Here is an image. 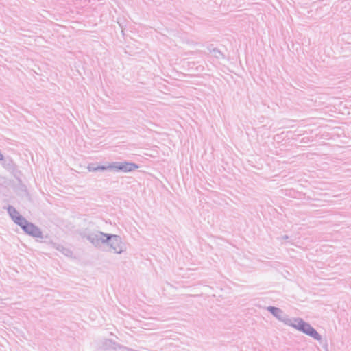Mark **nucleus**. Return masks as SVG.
<instances>
[{
  "instance_id": "nucleus-3",
  "label": "nucleus",
  "mask_w": 351,
  "mask_h": 351,
  "mask_svg": "<svg viewBox=\"0 0 351 351\" xmlns=\"http://www.w3.org/2000/svg\"><path fill=\"white\" fill-rule=\"evenodd\" d=\"M23 230L28 234L34 237H41V231L34 224L28 223L26 220L24 221V223L20 226Z\"/></svg>"
},
{
  "instance_id": "nucleus-1",
  "label": "nucleus",
  "mask_w": 351,
  "mask_h": 351,
  "mask_svg": "<svg viewBox=\"0 0 351 351\" xmlns=\"http://www.w3.org/2000/svg\"><path fill=\"white\" fill-rule=\"evenodd\" d=\"M103 236L106 238V240L109 241L110 247L114 253L119 254L123 252V245L118 236H108L106 234H103Z\"/></svg>"
},
{
  "instance_id": "nucleus-2",
  "label": "nucleus",
  "mask_w": 351,
  "mask_h": 351,
  "mask_svg": "<svg viewBox=\"0 0 351 351\" xmlns=\"http://www.w3.org/2000/svg\"><path fill=\"white\" fill-rule=\"evenodd\" d=\"M298 330L303 331L306 334L314 337L316 339H319L320 336L317 331L312 328L309 324L304 322L302 320H299L298 324L294 326Z\"/></svg>"
},
{
  "instance_id": "nucleus-6",
  "label": "nucleus",
  "mask_w": 351,
  "mask_h": 351,
  "mask_svg": "<svg viewBox=\"0 0 351 351\" xmlns=\"http://www.w3.org/2000/svg\"><path fill=\"white\" fill-rule=\"evenodd\" d=\"M269 311L276 316L278 317L281 314V311L277 308L270 307Z\"/></svg>"
},
{
  "instance_id": "nucleus-7",
  "label": "nucleus",
  "mask_w": 351,
  "mask_h": 351,
  "mask_svg": "<svg viewBox=\"0 0 351 351\" xmlns=\"http://www.w3.org/2000/svg\"><path fill=\"white\" fill-rule=\"evenodd\" d=\"M3 156L1 153H0V160H3Z\"/></svg>"
},
{
  "instance_id": "nucleus-4",
  "label": "nucleus",
  "mask_w": 351,
  "mask_h": 351,
  "mask_svg": "<svg viewBox=\"0 0 351 351\" xmlns=\"http://www.w3.org/2000/svg\"><path fill=\"white\" fill-rule=\"evenodd\" d=\"M114 168L117 171L123 172H130L138 168L134 163L132 162H122L114 166Z\"/></svg>"
},
{
  "instance_id": "nucleus-5",
  "label": "nucleus",
  "mask_w": 351,
  "mask_h": 351,
  "mask_svg": "<svg viewBox=\"0 0 351 351\" xmlns=\"http://www.w3.org/2000/svg\"><path fill=\"white\" fill-rule=\"evenodd\" d=\"M8 213L16 223L19 224V226L24 223V221L25 219L19 215V212L14 208L9 207Z\"/></svg>"
}]
</instances>
